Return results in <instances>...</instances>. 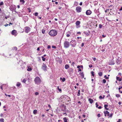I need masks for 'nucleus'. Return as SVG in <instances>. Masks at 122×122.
I'll use <instances>...</instances> for the list:
<instances>
[{"mask_svg":"<svg viewBox=\"0 0 122 122\" xmlns=\"http://www.w3.org/2000/svg\"><path fill=\"white\" fill-rule=\"evenodd\" d=\"M57 32L56 30H51L49 32V34L51 36H55L57 35Z\"/></svg>","mask_w":122,"mask_h":122,"instance_id":"f257e3e1","label":"nucleus"},{"mask_svg":"<svg viewBox=\"0 0 122 122\" xmlns=\"http://www.w3.org/2000/svg\"><path fill=\"white\" fill-rule=\"evenodd\" d=\"M70 45V42L67 41L66 40L64 43V47L67 48L69 47Z\"/></svg>","mask_w":122,"mask_h":122,"instance_id":"f03ea898","label":"nucleus"},{"mask_svg":"<svg viewBox=\"0 0 122 122\" xmlns=\"http://www.w3.org/2000/svg\"><path fill=\"white\" fill-rule=\"evenodd\" d=\"M34 81L36 84L38 85L40 84L41 82V80L38 77H36Z\"/></svg>","mask_w":122,"mask_h":122,"instance_id":"7ed1b4c3","label":"nucleus"},{"mask_svg":"<svg viewBox=\"0 0 122 122\" xmlns=\"http://www.w3.org/2000/svg\"><path fill=\"white\" fill-rule=\"evenodd\" d=\"M70 45L72 47H75L76 45V42L75 41L72 40L70 42Z\"/></svg>","mask_w":122,"mask_h":122,"instance_id":"20e7f679","label":"nucleus"},{"mask_svg":"<svg viewBox=\"0 0 122 122\" xmlns=\"http://www.w3.org/2000/svg\"><path fill=\"white\" fill-rule=\"evenodd\" d=\"M9 9L12 12L15 10L16 9V6L15 5H12L10 6Z\"/></svg>","mask_w":122,"mask_h":122,"instance_id":"39448f33","label":"nucleus"},{"mask_svg":"<svg viewBox=\"0 0 122 122\" xmlns=\"http://www.w3.org/2000/svg\"><path fill=\"white\" fill-rule=\"evenodd\" d=\"M47 66L46 64L43 63L42 65V69L44 71H47Z\"/></svg>","mask_w":122,"mask_h":122,"instance_id":"423d86ee","label":"nucleus"},{"mask_svg":"<svg viewBox=\"0 0 122 122\" xmlns=\"http://www.w3.org/2000/svg\"><path fill=\"white\" fill-rule=\"evenodd\" d=\"M76 11L78 13H79L81 12L82 10L80 6H77L76 9Z\"/></svg>","mask_w":122,"mask_h":122,"instance_id":"0eeeda50","label":"nucleus"},{"mask_svg":"<svg viewBox=\"0 0 122 122\" xmlns=\"http://www.w3.org/2000/svg\"><path fill=\"white\" fill-rule=\"evenodd\" d=\"M25 32L26 33H28L30 31V28L28 26H26L25 27Z\"/></svg>","mask_w":122,"mask_h":122,"instance_id":"6e6552de","label":"nucleus"},{"mask_svg":"<svg viewBox=\"0 0 122 122\" xmlns=\"http://www.w3.org/2000/svg\"><path fill=\"white\" fill-rule=\"evenodd\" d=\"M80 22L79 21H76V28H78L80 27L81 26L80 25Z\"/></svg>","mask_w":122,"mask_h":122,"instance_id":"1a4fd4ad","label":"nucleus"},{"mask_svg":"<svg viewBox=\"0 0 122 122\" xmlns=\"http://www.w3.org/2000/svg\"><path fill=\"white\" fill-rule=\"evenodd\" d=\"M103 113L104 114L105 116L106 117V115H107L108 116H109V113L107 111H104Z\"/></svg>","mask_w":122,"mask_h":122,"instance_id":"9d476101","label":"nucleus"},{"mask_svg":"<svg viewBox=\"0 0 122 122\" xmlns=\"http://www.w3.org/2000/svg\"><path fill=\"white\" fill-rule=\"evenodd\" d=\"M92 13V11L90 10H87L86 12V14L87 15H89Z\"/></svg>","mask_w":122,"mask_h":122,"instance_id":"9b49d317","label":"nucleus"},{"mask_svg":"<svg viewBox=\"0 0 122 122\" xmlns=\"http://www.w3.org/2000/svg\"><path fill=\"white\" fill-rule=\"evenodd\" d=\"M63 120L64 122H68L69 119L68 118L64 117L63 118Z\"/></svg>","mask_w":122,"mask_h":122,"instance_id":"f8f14e48","label":"nucleus"},{"mask_svg":"<svg viewBox=\"0 0 122 122\" xmlns=\"http://www.w3.org/2000/svg\"><path fill=\"white\" fill-rule=\"evenodd\" d=\"M98 9L97 10H94V12L97 14L98 15L100 14L99 11H98Z\"/></svg>","mask_w":122,"mask_h":122,"instance_id":"ddd939ff","label":"nucleus"},{"mask_svg":"<svg viewBox=\"0 0 122 122\" xmlns=\"http://www.w3.org/2000/svg\"><path fill=\"white\" fill-rule=\"evenodd\" d=\"M16 32V31L15 30H13L11 32V34L13 35H14L15 36L16 35H15V34Z\"/></svg>","mask_w":122,"mask_h":122,"instance_id":"4468645a","label":"nucleus"},{"mask_svg":"<svg viewBox=\"0 0 122 122\" xmlns=\"http://www.w3.org/2000/svg\"><path fill=\"white\" fill-rule=\"evenodd\" d=\"M69 73H73V70L72 68H70L69 69Z\"/></svg>","mask_w":122,"mask_h":122,"instance_id":"2eb2a0df","label":"nucleus"},{"mask_svg":"<svg viewBox=\"0 0 122 122\" xmlns=\"http://www.w3.org/2000/svg\"><path fill=\"white\" fill-rule=\"evenodd\" d=\"M115 64L114 61L113 60H111L109 62L110 65H114Z\"/></svg>","mask_w":122,"mask_h":122,"instance_id":"dca6fc26","label":"nucleus"},{"mask_svg":"<svg viewBox=\"0 0 122 122\" xmlns=\"http://www.w3.org/2000/svg\"><path fill=\"white\" fill-rule=\"evenodd\" d=\"M60 81H62L63 82H64L65 81L66 79L65 78H62L61 77L60 78Z\"/></svg>","mask_w":122,"mask_h":122,"instance_id":"f3484780","label":"nucleus"},{"mask_svg":"<svg viewBox=\"0 0 122 122\" xmlns=\"http://www.w3.org/2000/svg\"><path fill=\"white\" fill-rule=\"evenodd\" d=\"M116 79L118 81H121L122 80V78H120L118 76L116 77Z\"/></svg>","mask_w":122,"mask_h":122,"instance_id":"a211bd4d","label":"nucleus"},{"mask_svg":"<svg viewBox=\"0 0 122 122\" xmlns=\"http://www.w3.org/2000/svg\"><path fill=\"white\" fill-rule=\"evenodd\" d=\"M88 100L89 101V102L90 103H92L93 102V99L89 98L88 99Z\"/></svg>","mask_w":122,"mask_h":122,"instance_id":"6ab92c4d","label":"nucleus"},{"mask_svg":"<svg viewBox=\"0 0 122 122\" xmlns=\"http://www.w3.org/2000/svg\"><path fill=\"white\" fill-rule=\"evenodd\" d=\"M28 68L27 70L28 71H30L32 70V69L30 66H28Z\"/></svg>","mask_w":122,"mask_h":122,"instance_id":"aec40b11","label":"nucleus"},{"mask_svg":"<svg viewBox=\"0 0 122 122\" xmlns=\"http://www.w3.org/2000/svg\"><path fill=\"white\" fill-rule=\"evenodd\" d=\"M107 105H105L104 106V107H105V109L106 110H108L109 109L108 108H107V107H108Z\"/></svg>","mask_w":122,"mask_h":122,"instance_id":"412c9836","label":"nucleus"},{"mask_svg":"<svg viewBox=\"0 0 122 122\" xmlns=\"http://www.w3.org/2000/svg\"><path fill=\"white\" fill-rule=\"evenodd\" d=\"M69 67V66L68 65L66 64L65 66V68L66 69H67Z\"/></svg>","mask_w":122,"mask_h":122,"instance_id":"4be33fe9","label":"nucleus"},{"mask_svg":"<svg viewBox=\"0 0 122 122\" xmlns=\"http://www.w3.org/2000/svg\"><path fill=\"white\" fill-rule=\"evenodd\" d=\"M98 74L99 76H101L102 75V72H100L98 73Z\"/></svg>","mask_w":122,"mask_h":122,"instance_id":"5701e85b","label":"nucleus"},{"mask_svg":"<svg viewBox=\"0 0 122 122\" xmlns=\"http://www.w3.org/2000/svg\"><path fill=\"white\" fill-rule=\"evenodd\" d=\"M78 3L77 2H75L74 5V6H76L77 5H78Z\"/></svg>","mask_w":122,"mask_h":122,"instance_id":"b1692460","label":"nucleus"},{"mask_svg":"<svg viewBox=\"0 0 122 122\" xmlns=\"http://www.w3.org/2000/svg\"><path fill=\"white\" fill-rule=\"evenodd\" d=\"M80 74L82 78H83L84 77V74L83 72L82 73H80Z\"/></svg>","mask_w":122,"mask_h":122,"instance_id":"393cba45","label":"nucleus"},{"mask_svg":"<svg viewBox=\"0 0 122 122\" xmlns=\"http://www.w3.org/2000/svg\"><path fill=\"white\" fill-rule=\"evenodd\" d=\"M122 88V86H121L120 87H119L118 88V90H119V92L121 93H122V91H121L120 90V89Z\"/></svg>","mask_w":122,"mask_h":122,"instance_id":"a878e982","label":"nucleus"},{"mask_svg":"<svg viewBox=\"0 0 122 122\" xmlns=\"http://www.w3.org/2000/svg\"><path fill=\"white\" fill-rule=\"evenodd\" d=\"M37 111L36 110H35L33 111V113L35 114H36L37 113Z\"/></svg>","mask_w":122,"mask_h":122,"instance_id":"bb28decb","label":"nucleus"},{"mask_svg":"<svg viewBox=\"0 0 122 122\" xmlns=\"http://www.w3.org/2000/svg\"><path fill=\"white\" fill-rule=\"evenodd\" d=\"M12 49L13 50H15L17 51V48L16 47H14Z\"/></svg>","mask_w":122,"mask_h":122,"instance_id":"cd10ccee","label":"nucleus"},{"mask_svg":"<svg viewBox=\"0 0 122 122\" xmlns=\"http://www.w3.org/2000/svg\"><path fill=\"white\" fill-rule=\"evenodd\" d=\"M4 119L3 118H1L0 119V122H4Z\"/></svg>","mask_w":122,"mask_h":122,"instance_id":"c85d7f7f","label":"nucleus"},{"mask_svg":"<svg viewBox=\"0 0 122 122\" xmlns=\"http://www.w3.org/2000/svg\"><path fill=\"white\" fill-rule=\"evenodd\" d=\"M20 2L21 3L22 2V4H24L25 2L24 0H20Z\"/></svg>","mask_w":122,"mask_h":122,"instance_id":"c756f323","label":"nucleus"},{"mask_svg":"<svg viewBox=\"0 0 122 122\" xmlns=\"http://www.w3.org/2000/svg\"><path fill=\"white\" fill-rule=\"evenodd\" d=\"M81 33L80 32H78L77 33L76 36H78L79 35H81Z\"/></svg>","mask_w":122,"mask_h":122,"instance_id":"7c9ffc66","label":"nucleus"},{"mask_svg":"<svg viewBox=\"0 0 122 122\" xmlns=\"http://www.w3.org/2000/svg\"><path fill=\"white\" fill-rule=\"evenodd\" d=\"M83 33L84 34H86L87 36H88L89 35V34L87 32H86L84 31Z\"/></svg>","mask_w":122,"mask_h":122,"instance_id":"2f4dec72","label":"nucleus"},{"mask_svg":"<svg viewBox=\"0 0 122 122\" xmlns=\"http://www.w3.org/2000/svg\"><path fill=\"white\" fill-rule=\"evenodd\" d=\"M105 97L104 95H103V97H102V96H100L99 97V98L100 99H103Z\"/></svg>","mask_w":122,"mask_h":122,"instance_id":"473e14b6","label":"nucleus"},{"mask_svg":"<svg viewBox=\"0 0 122 122\" xmlns=\"http://www.w3.org/2000/svg\"><path fill=\"white\" fill-rule=\"evenodd\" d=\"M80 90H79L78 91V92L77 94V95L78 96H79L80 95Z\"/></svg>","mask_w":122,"mask_h":122,"instance_id":"72a5a7b5","label":"nucleus"},{"mask_svg":"<svg viewBox=\"0 0 122 122\" xmlns=\"http://www.w3.org/2000/svg\"><path fill=\"white\" fill-rule=\"evenodd\" d=\"M116 96L118 98V97H120V95H119V94H116Z\"/></svg>","mask_w":122,"mask_h":122,"instance_id":"f704fd0d","label":"nucleus"},{"mask_svg":"<svg viewBox=\"0 0 122 122\" xmlns=\"http://www.w3.org/2000/svg\"><path fill=\"white\" fill-rule=\"evenodd\" d=\"M41 58L42 59V60L44 61H45L46 60V58H44V56H42L41 57Z\"/></svg>","mask_w":122,"mask_h":122,"instance_id":"c9c22d12","label":"nucleus"},{"mask_svg":"<svg viewBox=\"0 0 122 122\" xmlns=\"http://www.w3.org/2000/svg\"><path fill=\"white\" fill-rule=\"evenodd\" d=\"M38 13L37 12H36L35 13H33V15H35V16H38Z\"/></svg>","mask_w":122,"mask_h":122,"instance_id":"e433bc0d","label":"nucleus"},{"mask_svg":"<svg viewBox=\"0 0 122 122\" xmlns=\"http://www.w3.org/2000/svg\"><path fill=\"white\" fill-rule=\"evenodd\" d=\"M21 85L20 83L19 82H18L17 84V86L18 87H19Z\"/></svg>","mask_w":122,"mask_h":122,"instance_id":"4c0bfd02","label":"nucleus"},{"mask_svg":"<svg viewBox=\"0 0 122 122\" xmlns=\"http://www.w3.org/2000/svg\"><path fill=\"white\" fill-rule=\"evenodd\" d=\"M92 74V75L93 76H94V72L93 71H92L91 72Z\"/></svg>","mask_w":122,"mask_h":122,"instance_id":"58836bf2","label":"nucleus"},{"mask_svg":"<svg viewBox=\"0 0 122 122\" xmlns=\"http://www.w3.org/2000/svg\"><path fill=\"white\" fill-rule=\"evenodd\" d=\"M113 113H111V114H110V116L109 117H108L109 118V117H112V115H113Z\"/></svg>","mask_w":122,"mask_h":122,"instance_id":"ea45409f","label":"nucleus"},{"mask_svg":"<svg viewBox=\"0 0 122 122\" xmlns=\"http://www.w3.org/2000/svg\"><path fill=\"white\" fill-rule=\"evenodd\" d=\"M104 77L106 79H108L109 78V77H107V76L106 75H105L104 76Z\"/></svg>","mask_w":122,"mask_h":122,"instance_id":"a19ab883","label":"nucleus"},{"mask_svg":"<svg viewBox=\"0 0 122 122\" xmlns=\"http://www.w3.org/2000/svg\"><path fill=\"white\" fill-rule=\"evenodd\" d=\"M106 82V80L105 79H103V82L104 83H105Z\"/></svg>","mask_w":122,"mask_h":122,"instance_id":"79ce46f5","label":"nucleus"},{"mask_svg":"<svg viewBox=\"0 0 122 122\" xmlns=\"http://www.w3.org/2000/svg\"><path fill=\"white\" fill-rule=\"evenodd\" d=\"M26 80L25 79H24L22 80V82L23 83H25L26 82Z\"/></svg>","mask_w":122,"mask_h":122,"instance_id":"37998d69","label":"nucleus"},{"mask_svg":"<svg viewBox=\"0 0 122 122\" xmlns=\"http://www.w3.org/2000/svg\"><path fill=\"white\" fill-rule=\"evenodd\" d=\"M57 87H58V90L60 92H61V89L59 88V86H58Z\"/></svg>","mask_w":122,"mask_h":122,"instance_id":"c03bdc74","label":"nucleus"},{"mask_svg":"<svg viewBox=\"0 0 122 122\" xmlns=\"http://www.w3.org/2000/svg\"><path fill=\"white\" fill-rule=\"evenodd\" d=\"M5 95L7 97V96H8L9 97H11V96L10 95H7L5 93Z\"/></svg>","mask_w":122,"mask_h":122,"instance_id":"a18cd8bd","label":"nucleus"},{"mask_svg":"<svg viewBox=\"0 0 122 122\" xmlns=\"http://www.w3.org/2000/svg\"><path fill=\"white\" fill-rule=\"evenodd\" d=\"M0 116L1 117H4V115H3V114L2 113H1L0 114Z\"/></svg>","mask_w":122,"mask_h":122,"instance_id":"49530a36","label":"nucleus"},{"mask_svg":"<svg viewBox=\"0 0 122 122\" xmlns=\"http://www.w3.org/2000/svg\"><path fill=\"white\" fill-rule=\"evenodd\" d=\"M99 28H101L102 27V25L101 24H100L99 25Z\"/></svg>","mask_w":122,"mask_h":122,"instance_id":"de8ad7c7","label":"nucleus"},{"mask_svg":"<svg viewBox=\"0 0 122 122\" xmlns=\"http://www.w3.org/2000/svg\"><path fill=\"white\" fill-rule=\"evenodd\" d=\"M35 95H37L39 94V93L37 92H36L35 93Z\"/></svg>","mask_w":122,"mask_h":122,"instance_id":"09e8293b","label":"nucleus"},{"mask_svg":"<svg viewBox=\"0 0 122 122\" xmlns=\"http://www.w3.org/2000/svg\"><path fill=\"white\" fill-rule=\"evenodd\" d=\"M56 47L55 46H52V48H53L55 49Z\"/></svg>","mask_w":122,"mask_h":122,"instance_id":"8fccbe9b","label":"nucleus"},{"mask_svg":"<svg viewBox=\"0 0 122 122\" xmlns=\"http://www.w3.org/2000/svg\"><path fill=\"white\" fill-rule=\"evenodd\" d=\"M96 107L97 108H98V105L97 104V102H96Z\"/></svg>","mask_w":122,"mask_h":122,"instance_id":"3c124183","label":"nucleus"},{"mask_svg":"<svg viewBox=\"0 0 122 122\" xmlns=\"http://www.w3.org/2000/svg\"><path fill=\"white\" fill-rule=\"evenodd\" d=\"M109 10V9H106V10H105V12H107Z\"/></svg>","mask_w":122,"mask_h":122,"instance_id":"603ef678","label":"nucleus"},{"mask_svg":"<svg viewBox=\"0 0 122 122\" xmlns=\"http://www.w3.org/2000/svg\"><path fill=\"white\" fill-rule=\"evenodd\" d=\"M84 43H82L81 44V47H83L84 46Z\"/></svg>","mask_w":122,"mask_h":122,"instance_id":"864d4df0","label":"nucleus"},{"mask_svg":"<svg viewBox=\"0 0 122 122\" xmlns=\"http://www.w3.org/2000/svg\"><path fill=\"white\" fill-rule=\"evenodd\" d=\"M66 34V36L67 37H69V36H70V34Z\"/></svg>","mask_w":122,"mask_h":122,"instance_id":"5fc2aeb1","label":"nucleus"},{"mask_svg":"<svg viewBox=\"0 0 122 122\" xmlns=\"http://www.w3.org/2000/svg\"><path fill=\"white\" fill-rule=\"evenodd\" d=\"M75 64V63H74V62H73L72 63V66H74V65Z\"/></svg>","mask_w":122,"mask_h":122,"instance_id":"6e6d98bb","label":"nucleus"},{"mask_svg":"<svg viewBox=\"0 0 122 122\" xmlns=\"http://www.w3.org/2000/svg\"><path fill=\"white\" fill-rule=\"evenodd\" d=\"M92 65H89V67L90 68H91L92 67Z\"/></svg>","mask_w":122,"mask_h":122,"instance_id":"4d7b16f0","label":"nucleus"},{"mask_svg":"<svg viewBox=\"0 0 122 122\" xmlns=\"http://www.w3.org/2000/svg\"><path fill=\"white\" fill-rule=\"evenodd\" d=\"M51 46L50 45H48L47 46V48L48 49H50L51 48Z\"/></svg>","mask_w":122,"mask_h":122,"instance_id":"13d9d810","label":"nucleus"},{"mask_svg":"<svg viewBox=\"0 0 122 122\" xmlns=\"http://www.w3.org/2000/svg\"><path fill=\"white\" fill-rule=\"evenodd\" d=\"M121 119H119L118 121L117 122H120V121L121 120Z\"/></svg>","mask_w":122,"mask_h":122,"instance_id":"bf43d9fd","label":"nucleus"},{"mask_svg":"<svg viewBox=\"0 0 122 122\" xmlns=\"http://www.w3.org/2000/svg\"><path fill=\"white\" fill-rule=\"evenodd\" d=\"M45 30H42V33H45Z\"/></svg>","mask_w":122,"mask_h":122,"instance_id":"052dcab7","label":"nucleus"},{"mask_svg":"<svg viewBox=\"0 0 122 122\" xmlns=\"http://www.w3.org/2000/svg\"><path fill=\"white\" fill-rule=\"evenodd\" d=\"M97 116L98 117H100V114H98V115H97Z\"/></svg>","mask_w":122,"mask_h":122,"instance_id":"680f3d73","label":"nucleus"},{"mask_svg":"<svg viewBox=\"0 0 122 122\" xmlns=\"http://www.w3.org/2000/svg\"><path fill=\"white\" fill-rule=\"evenodd\" d=\"M82 2H81L80 3L79 5H82Z\"/></svg>","mask_w":122,"mask_h":122,"instance_id":"e2e57ef3","label":"nucleus"},{"mask_svg":"<svg viewBox=\"0 0 122 122\" xmlns=\"http://www.w3.org/2000/svg\"><path fill=\"white\" fill-rule=\"evenodd\" d=\"M93 60L94 61H95L96 60V58L95 57H94L93 58Z\"/></svg>","mask_w":122,"mask_h":122,"instance_id":"0e129e2a","label":"nucleus"},{"mask_svg":"<svg viewBox=\"0 0 122 122\" xmlns=\"http://www.w3.org/2000/svg\"><path fill=\"white\" fill-rule=\"evenodd\" d=\"M102 37L103 38L105 37H106V35H102Z\"/></svg>","mask_w":122,"mask_h":122,"instance_id":"69168bd1","label":"nucleus"},{"mask_svg":"<svg viewBox=\"0 0 122 122\" xmlns=\"http://www.w3.org/2000/svg\"><path fill=\"white\" fill-rule=\"evenodd\" d=\"M98 108L99 109H101L102 108V107H101V106H100L99 107H98Z\"/></svg>","mask_w":122,"mask_h":122,"instance_id":"338daca9","label":"nucleus"},{"mask_svg":"<svg viewBox=\"0 0 122 122\" xmlns=\"http://www.w3.org/2000/svg\"><path fill=\"white\" fill-rule=\"evenodd\" d=\"M122 10V6L121 7L120 9H119L120 11H121Z\"/></svg>","mask_w":122,"mask_h":122,"instance_id":"774afa93","label":"nucleus"}]
</instances>
